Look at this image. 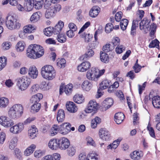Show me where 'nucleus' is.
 Returning a JSON list of instances; mask_svg holds the SVG:
<instances>
[{"mask_svg": "<svg viewBox=\"0 0 160 160\" xmlns=\"http://www.w3.org/2000/svg\"><path fill=\"white\" fill-rule=\"evenodd\" d=\"M44 53L42 47L37 44L30 45L27 50V55L30 58L36 59L42 56Z\"/></svg>", "mask_w": 160, "mask_h": 160, "instance_id": "nucleus-1", "label": "nucleus"}, {"mask_svg": "<svg viewBox=\"0 0 160 160\" xmlns=\"http://www.w3.org/2000/svg\"><path fill=\"white\" fill-rule=\"evenodd\" d=\"M24 108L23 106L19 104L12 105L8 111V115L11 119L17 120L21 117L23 113Z\"/></svg>", "mask_w": 160, "mask_h": 160, "instance_id": "nucleus-2", "label": "nucleus"}, {"mask_svg": "<svg viewBox=\"0 0 160 160\" xmlns=\"http://www.w3.org/2000/svg\"><path fill=\"white\" fill-rule=\"evenodd\" d=\"M41 73L43 78L49 81L53 79L56 75V71L54 68L49 65H46L42 67Z\"/></svg>", "mask_w": 160, "mask_h": 160, "instance_id": "nucleus-3", "label": "nucleus"}, {"mask_svg": "<svg viewBox=\"0 0 160 160\" xmlns=\"http://www.w3.org/2000/svg\"><path fill=\"white\" fill-rule=\"evenodd\" d=\"M5 23L7 28L10 30L19 29L21 27V24L16 16L14 15H10L7 17Z\"/></svg>", "mask_w": 160, "mask_h": 160, "instance_id": "nucleus-4", "label": "nucleus"}, {"mask_svg": "<svg viewBox=\"0 0 160 160\" xmlns=\"http://www.w3.org/2000/svg\"><path fill=\"white\" fill-rule=\"evenodd\" d=\"M16 81L17 86L19 89L22 91L26 90L31 83L30 79L26 76L18 78Z\"/></svg>", "mask_w": 160, "mask_h": 160, "instance_id": "nucleus-5", "label": "nucleus"}, {"mask_svg": "<svg viewBox=\"0 0 160 160\" xmlns=\"http://www.w3.org/2000/svg\"><path fill=\"white\" fill-rule=\"evenodd\" d=\"M98 70L96 68H92L89 70L87 73V78L92 81H97L99 78Z\"/></svg>", "mask_w": 160, "mask_h": 160, "instance_id": "nucleus-6", "label": "nucleus"}, {"mask_svg": "<svg viewBox=\"0 0 160 160\" xmlns=\"http://www.w3.org/2000/svg\"><path fill=\"white\" fill-rule=\"evenodd\" d=\"M24 124L19 122L12 126L10 128V132L14 134H18L21 133L24 129Z\"/></svg>", "mask_w": 160, "mask_h": 160, "instance_id": "nucleus-7", "label": "nucleus"}, {"mask_svg": "<svg viewBox=\"0 0 160 160\" xmlns=\"http://www.w3.org/2000/svg\"><path fill=\"white\" fill-rule=\"evenodd\" d=\"M0 124L5 128H11L14 125L13 121L7 116H2L0 117Z\"/></svg>", "mask_w": 160, "mask_h": 160, "instance_id": "nucleus-8", "label": "nucleus"}, {"mask_svg": "<svg viewBox=\"0 0 160 160\" xmlns=\"http://www.w3.org/2000/svg\"><path fill=\"white\" fill-rule=\"evenodd\" d=\"M98 109V104L95 100H90L88 104L85 112L86 113L96 112Z\"/></svg>", "mask_w": 160, "mask_h": 160, "instance_id": "nucleus-9", "label": "nucleus"}, {"mask_svg": "<svg viewBox=\"0 0 160 160\" xmlns=\"http://www.w3.org/2000/svg\"><path fill=\"white\" fill-rule=\"evenodd\" d=\"M58 148L61 150H65L67 149L70 145L68 139L63 137L58 139Z\"/></svg>", "mask_w": 160, "mask_h": 160, "instance_id": "nucleus-10", "label": "nucleus"}, {"mask_svg": "<svg viewBox=\"0 0 160 160\" xmlns=\"http://www.w3.org/2000/svg\"><path fill=\"white\" fill-rule=\"evenodd\" d=\"M99 135L100 138L106 141L109 140L111 136L110 132L105 128H101L100 129Z\"/></svg>", "mask_w": 160, "mask_h": 160, "instance_id": "nucleus-11", "label": "nucleus"}, {"mask_svg": "<svg viewBox=\"0 0 160 160\" xmlns=\"http://www.w3.org/2000/svg\"><path fill=\"white\" fill-rule=\"evenodd\" d=\"M149 98L150 100L152 99V104L155 108H160V96L156 95L153 96L152 94L150 92Z\"/></svg>", "mask_w": 160, "mask_h": 160, "instance_id": "nucleus-12", "label": "nucleus"}, {"mask_svg": "<svg viewBox=\"0 0 160 160\" xmlns=\"http://www.w3.org/2000/svg\"><path fill=\"white\" fill-rule=\"evenodd\" d=\"M28 74L32 79H35L37 78L38 75V72L36 66L32 65L29 67L28 70Z\"/></svg>", "mask_w": 160, "mask_h": 160, "instance_id": "nucleus-13", "label": "nucleus"}, {"mask_svg": "<svg viewBox=\"0 0 160 160\" xmlns=\"http://www.w3.org/2000/svg\"><path fill=\"white\" fill-rule=\"evenodd\" d=\"M71 125L69 123H64L60 126V133L66 135L70 132V127Z\"/></svg>", "mask_w": 160, "mask_h": 160, "instance_id": "nucleus-14", "label": "nucleus"}, {"mask_svg": "<svg viewBox=\"0 0 160 160\" xmlns=\"http://www.w3.org/2000/svg\"><path fill=\"white\" fill-rule=\"evenodd\" d=\"M64 88L65 93L67 95H69L71 93L72 91L73 86L72 84H69L65 86L64 85L60 86L59 89L60 94H61L63 92Z\"/></svg>", "mask_w": 160, "mask_h": 160, "instance_id": "nucleus-15", "label": "nucleus"}, {"mask_svg": "<svg viewBox=\"0 0 160 160\" xmlns=\"http://www.w3.org/2000/svg\"><path fill=\"white\" fill-rule=\"evenodd\" d=\"M66 107L67 110L71 113H75L77 112L78 108L73 102L69 101L66 102Z\"/></svg>", "mask_w": 160, "mask_h": 160, "instance_id": "nucleus-16", "label": "nucleus"}, {"mask_svg": "<svg viewBox=\"0 0 160 160\" xmlns=\"http://www.w3.org/2000/svg\"><path fill=\"white\" fill-rule=\"evenodd\" d=\"M91 66V64L88 61L83 62L77 67L78 70L81 72H84L87 71Z\"/></svg>", "mask_w": 160, "mask_h": 160, "instance_id": "nucleus-17", "label": "nucleus"}, {"mask_svg": "<svg viewBox=\"0 0 160 160\" xmlns=\"http://www.w3.org/2000/svg\"><path fill=\"white\" fill-rule=\"evenodd\" d=\"M64 25V24L63 22L61 21H59L55 26L53 28H52L53 30V33L54 34H60Z\"/></svg>", "mask_w": 160, "mask_h": 160, "instance_id": "nucleus-18", "label": "nucleus"}, {"mask_svg": "<svg viewBox=\"0 0 160 160\" xmlns=\"http://www.w3.org/2000/svg\"><path fill=\"white\" fill-rule=\"evenodd\" d=\"M113 103V101L111 98H108L102 103V105L105 110L109 108Z\"/></svg>", "mask_w": 160, "mask_h": 160, "instance_id": "nucleus-19", "label": "nucleus"}, {"mask_svg": "<svg viewBox=\"0 0 160 160\" xmlns=\"http://www.w3.org/2000/svg\"><path fill=\"white\" fill-rule=\"evenodd\" d=\"M150 23V21H149L147 18H144L139 23L140 29L141 30L145 29L148 30Z\"/></svg>", "mask_w": 160, "mask_h": 160, "instance_id": "nucleus-20", "label": "nucleus"}, {"mask_svg": "<svg viewBox=\"0 0 160 160\" xmlns=\"http://www.w3.org/2000/svg\"><path fill=\"white\" fill-rule=\"evenodd\" d=\"M48 146L52 150H57L58 148V139H51L48 143Z\"/></svg>", "mask_w": 160, "mask_h": 160, "instance_id": "nucleus-21", "label": "nucleus"}, {"mask_svg": "<svg viewBox=\"0 0 160 160\" xmlns=\"http://www.w3.org/2000/svg\"><path fill=\"white\" fill-rule=\"evenodd\" d=\"M42 98V94L38 93L32 96L30 99V102L33 104L39 103V101Z\"/></svg>", "mask_w": 160, "mask_h": 160, "instance_id": "nucleus-22", "label": "nucleus"}, {"mask_svg": "<svg viewBox=\"0 0 160 160\" xmlns=\"http://www.w3.org/2000/svg\"><path fill=\"white\" fill-rule=\"evenodd\" d=\"M81 87L83 91H89L92 87V83L88 80L82 82Z\"/></svg>", "mask_w": 160, "mask_h": 160, "instance_id": "nucleus-23", "label": "nucleus"}, {"mask_svg": "<svg viewBox=\"0 0 160 160\" xmlns=\"http://www.w3.org/2000/svg\"><path fill=\"white\" fill-rule=\"evenodd\" d=\"M130 156L132 159L138 160L140 159L142 157L143 154L141 151H135L131 153Z\"/></svg>", "mask_w": 160, "mask_h": 160, "instance_id": "nucleus-24", "label": "nucleus"}, {"mask_svg": "<svg viewBox=\"0 0 160 160\" xmlns=\"http://www.w3.org/2000/svg\"><path fill=\"white\" fill-rule=\"evenodd\" d=\"M124 118V115L123 113L120 112L115 114L114 116V121L117 124L121 123Z\"/></svg>", "mask_w": 160, "mask_h": 160, "instance_id": "nucleus-25", "label": "nucleus"}, {"mask_svg": "<svg viewBox=\"0 0 160 160\" xmlns=\"http://www.w3.org/2000/svg\"><path fill=\"white\" fill-rule=\"evenodd\" d=\"M36 147L34 144H32L28 147L24 151V155L26 156H28L32 154L34 151Z\"/></svg>", "mask_w": 160, "mask_h": 160, "instance_id": "nucleus-26", "label": "nucleus"}, {"mask_svg": "<svg viewBox=\"0 0 160 160\" xmlns=\"http://www.w3.org/2000/svg\"><path fill=\"white\" fill-rule=\"evenodd\" d=\"M100 12L99 8L97 6H93L90 10L89 12L90 16L92 18L96 17Z\"/></svg>", "mask_w": 160, "mask_h": 160, "instance_id": "nucleus-27", "label": "nucleus"}, {"mask_svg": "<svg viewBox=\"0 0 160 160\" xmlns=\"http://www.w3.org/2000/svg\"><path fill=\"white\" fill-rule=\"evenodd\" d=\"M122 139V138H119L115 140L112 144H110L107 146V149L108 150L116 149L119 145L120 142Z\"/></svg>", "mask_w": 160, "mask_h": 160, "instance_id": "nucleus-28", "label": "nucleus"}, {"mask_svg": "<svg viewBox=\"0 0 160 160\" xmlns=\"http://www.w3.org/2000/svg\"><path fill=\"white\" fill-rule=\"evenodd\" d=\"M45 9L46 10L45 13V17L46 18L50 19L55 16L56 14L51 7Z\"/></svg>", "mask_w": 160, "mask_h": 160, "instance_id": "nucleus-29", "label": "nucleus"}, {"mask_svg": "<svg viewBox=\"0 0 160 160\" xmlns=\"http://www.w3.org/2000/svg\"><path fill=\"white\" fill-rule=\"evenodd\" d=\"M18 141V138L16 137H13L9 142L8 147L11 150H14L16 146Z\"/></svg>", "mask_w": 160, "mask_h": 160, "instance_id": "nucleus-30", "label": "nucleus"}, {"mask_svg": "<svg viewBox=\"0 0 160 160\" xmlns=\"http://www.w3.org/2000/svg\"><path fill=\"white\" fill-rule=\"evenodd\" d=\"M37 27L34 25L28 24L24 26L23 28V31L27 33H30L36 29Z\"/></svg>", "mask_w": 160, "mask_h": 160, "instance_id": "nucleus-31", "label": "nucleus"}, {"mask_svg": "<svg viewBox=\"0 0 160 160\" xmlns=\"http://www.w3.org/2000/svg\"><path fill=\"white\" fill-rule=\"evenodd\" d=\"M65 113L62 109L59 110L57 114V119L58 122H62L63 121L65 118Z\"/></svg>", "mask_w": 160, "mask_h": 160, "instance_id": "nucleus-32", "label": "nucleus"}, {"mask_svg": "<svg viewBox=\"0 0 160 160\" xmlns=\"http://www.w3.org/2000/svg\"><path fill=\"white\" fill-rule=\"evenodd\" d=\"M36 129L35 126H33L28 130V134L30 138L33 139L36 137Z\"/></svg>", "mask_w": 160, "mask_h": 160, "instance_id": "nucleus-33", "label": "nucleus"}, {"mask_svg": "<svg viewBox=\"0 0 160 160\" xmlns=\"http://www.w3.org/2000/svg\"><path fill=\"white\" fill-rule=\"evenodd\" d=\"M9 99L5 97H2L0 98V107L5 108L7 107L9 104Z\"/></svg>", "mask_w": 160, "mask_h": 160, "instance_id": "nucleus-34", "label": "nucleus"}, {"mask_svg": "<svg viewBox=\"0 0 160 160\" xmlns=\"http://www.w3.org/2000/svg\"><path fill=\"white\" fill-rule=\"evenodd\" d=\"M34 2L24 1L23 6L25 10L27 11H31L33 8Z\"/></svg>", "mask_w": 160, "mask_h": 160, "instance_id": "nucleus-35", "label": "nucleus"}, {"mask_svg": "<svg viewBox=\"0 0 160 160\" xmlns=\"http://www.w3.org/2000/svg\"><path fill=\"white\" fill-rule=\"evenodd\" d=\"M110 83V81L108 79H104L100 83L99 88L102 90L106 89L110 86L111 84Z\"/></svg>", "mask_w": 160, "mask_h": 160, "instance_id": "nucleus-36", "label": "nucleus"}, {"mask_svg": "<svg viewBox=\"0 0 160 160\" xmlns=\"http://www.w3.org/2000/svg\"><path fill=\"white\" fill-rule=\"evenodd\" d=\"M51 87L50 83L49 82L47 83L46 82L44 81H42L40 85L41 89L43 91L49 90Z\"/></svg>", "mask_w": 160, "mask_h": 160, "instance_id": "nucleus-37", "label": "nucleus"}, {"mask_svg": "<svg viewBox=\"0 0 160 160\" xmlns=\"http://www.w3.org/2000/svg\"><path fill=\"white\" fill-rule=\"evenodd\" d=\"M73 100L75 102L80 104L83 102L84 98L82 95L76 94L73 97Z\"/></svg>", "mask_w": 160, "mask_h": 160, "instance_id": "nucleus-38", "label": "nucleus"}, {"mask_svg": "<svg viewBox=\"0 0 160 160\" xmlns=\"http://www.w3.org/2000/svg\"><path fill=\"white\" fill-rule=\"evenodd\" d=\"M100 58L101 61L105 63H107L109 61V57L108 55L102 52L101 51L100 52Z\"/></svg>", "mask_w": 160, "mask_h": 160, "instance_id": "nucleus-39", "label": "nucleus"}, {"mask_svg": "<svg viewBox=\"0 0 160 160\" xmlns=\"http://www.w3.org/2000/svg\"><path fill=\"white\" fill-rule=\"evenodd\" d=\"M25 44L23 41H19L16 46V51L18 52H21L23 51L25 47Z\"/></svg>", "mask_w": 160, "mask_h": 160, "instance_id": "nucleus-40", "label": "nucleus"}, {"mask_svg": "<svg viewBox=\"0 0 160 160\" xmlns=\"http://www.w3.org/2000/svg\"><path fill=\"white\" fill-rule=\"evenodd\" d=\"M40 18V16L38 12H36L33 13L31 16L30 20L31 22L33 23H35L37 22Z\"/></svg>", "mask_w": 160, "mask_h": 160, "instance_id": "nucleus-41", "label": "nucleus"}, {"mask_svg": "<svg viewBox=\"0 0 160 160\" xmlns=\"http://www.w3.org/2000/svg\"><path fill=\"white\" fill-rule=\"evenodd\" d=\"M41 108L40 103L33 104L31 106V112L33 113H36L38 112Z\"/></svg>", "mask_w": 160, "mask_h": 160, "instance_id": "nucleus-42", "label": "nucleus"}, {"mask_svg": "<svg viewBox=\"0 0 160 160\" xmlns=\"http://www.w3.org/2000/svg\"><path fill=\"white\" fill-rule=\"evenodd\" d=\"M58 132H60V126L59 127L58 125H54L50 130V134L51 136H53L56 135Z\"/></svg>", "mask_w": 160, "mask_h": 160, "instance_id": "nucleus-43", "label": "nucleus"}, {"mask_svg": "<svg viewBox=\"0 0 160 160\" xmlns=\"http://www.w3.org/2000/svg\"><path fill=\"white\" fill-rule=\"evenodd\" d=\"M39 88L38 84L32 85L29 89V92L31 94H33L37 93L39 90Z\"/></svg>", "mask_w": 160, "mask_h": 160, "instance_id": "nucleus-44", "label": "nucleus"}, {"mask_svg": "<svg viewBox=\"0 0 160 160\" xmlns=\"http://www.w3.org/2000/svg\"><path fill=\"white\" fill-rule=\"evenodd\" d=\"M94 52L93 51L92 49H90L86 52L82 56L83 59H85L88 58H90L92 57L94 54Z\"/></svg>", "mask_w": 160, "mask_h": 160, "instance_id": "nucleus-45", "label": "nucleus"}, {"mask_svg": "<svg viewBox=\"0 0 160 160\" xmlns=\"http://www.w3.org/2000/svg\"><path fill=\"white\" fill-rule=\"evenodd\" d=\"M81 37L83 38L85 42H88L91 41L92 36L89 33H87L85 32L82 33L81 35Z\"/></svg>", "mask_w": 160, "mask_h": 160, "instance_id": "nucleus-46", "label": "nucleus"}, {"mask_svg": "<svg viewBox=\"0 0 160 160\" xmlns=\"http://www.w3.org/2000/svg\"><path fill=\"white\" fill-rule=\"evenodd\" d=\"M7 59L5 57H0V70H2L7 64Z\"/></svg>", "mask_w": 160, "mask_h": 160, "instance_id": "nucleus-47", "label": "nucleus"}, {"mask_svg": "<svg viewBox=\"0 0 160 160\" xmlns=\"http://www.w3.org/2000/svg\"><path fill=\"white\" fill-rule=\"evenodd\" d=\"M128 23V21L127 19H123L121 20L120 22V26L121 29L124 31L126 29Z\"/></svg>", "mask_w": 160, "mask_h": 160, "instance_id": "nucleus-48", "label": "nucleus"}, {"mask_svg": "<svg viewBox=\"0 0 160 160\" xmlns=\"http://www.w3.org/2000/svg\"><path fill=\"white\" fill-rule=\"evenodd\" d=\"M44 154L42 150L39 149L36 150L34 152L33 155L35 158L38 159L41 158L44 155Z\"/></svg>", "mask_w": 160, "mask_h": 160, "instance_id": "nucleus-49", "label": "nucleus"}, {"mask_svg": "<svg viewBox=\"0 0 160 160\" xmlns=\"http://www.w3.org/2000/svg\"><path fill=\"white\" fill-rule=\"evenodd\" d=\"M14 154L15 157L21 160L22 159V153L21 150L18 148H16L14 150Z\"/></svg>", "mask_w": 160, "mask_h": 160, "instance_id": "nucleus-50", "label": "nucleus"}, {"mask_svg": "<svg viewBox=\"0 0 160 160\" xmlns=\"http://www.w3.org/2000/svg\"><path fill=\"white\" fill-rule=\"evenodd\" d=\"M43 3V0H35V8L38 9L41 8Z\"/></svg>", "mask_w": 160, "mask_h": 160, "instance_id": "nucleus-51", "label": "nucleus"}, {"mask_svg": "<svg viewBox=\"0 0 160 160\" xmlns=\"http://www.w3.org/2000/svg\"><path fill=\"white\" fill-rule=\"evenodd\" d=\"M57 40L61 43L65 42L66 41V37L64 34H59L57 36Z\"/></svg>", "mask_w": 160, "mask_h": 160, "instance_id": "nucleus-52", "label": "nucleus"}, {"mask_svg": "<svg viewBox=\"0 0 160 160\" xmlns=\"http://www.w3.org/2000/svg\"><path fill=\"white\" fill-rule=\"evenodd\" d=\"M159 41L157 39H155L152 41L149 45V47L150 48L156 47L159 48Z\"/></svg>", "mask_w": 160, "mask_h": 160, "instance_id": "nucleus-53", "label": "nucleus"}, {"mask_svg": "<svg viewBox=\"0 0 160 160\" xmlns=\"http://www.w3.org/2000/svg\"><path fill=\"white\" fill-rule=\"evenodd\" d=\"M51 8L55 14L57 12L60 11L62 8L61 5L59 4H53L52 6H51Z\"/></svg>", "mask_w": 160, "mask_h": 160, "instance_id": "nucleus-54", "label": "nucleus"}, {"mask_svg": "<svg viewBox=\"0 0 160 160\" xmlns=\"http://www.w3.org/2000/svg\"><path fill=\"white\" fill-rule=\"evenodd\" d=\"M114 48V47H112V46L109 44H108L105 45L103 46L102 50L105 52H108L112 50Z\"/></svg>", "mask_w": 160, "mask_h": 160, "instance_id": "nucleus-55", "label": "nucleus"}, {"mask_svg": "<svg viewBox=\"0 0 160 160\" xmlns=\"http://www.w3.org/2000/svg\"><path fill=\"white\" fill-rule=\"evenodd\" d=\"M57 65L58 67L61 68L65 67V65L66 63V61L64 58H58L57 60Z\"/></svg>", "mask_w": 160, "mask_h": 160, "instance_id": "nucleus-56", "label": "nucleus"}, {"mask_svg": "<svg viewBox=\"0 0 160 160\" xmlns=\"http://www.w3.org/2000/svg\"><path fill=\"white\" fill-rule=\"evenodd\" d=\"M11 47L10 42H5L2 44L1 48L3 50H8Z\"/></svg>", "mask_w": 160, "mask_h": 160, "instance_id": "nucleus-57", "label": "nucleus"}, {"mask_svg": "<svg viewBox=\"0 0 160 160\" xmlns=\"http://www.w3.org/2000/svg\"><path fill=\"white\" fill-rule=\"evenodd\" d=\"M44 32L45 35L48 37L51 36L52 34L53 33L52 28L50 27H49L45 29Z\"/></svg>", "mask_w": 160, "mask_h": 160, "instance_id": "nucleus-58", "label": "nucleus"}, {"mask_svg": "<svg viewBox=\"0 0 160 160\" xmlns=\"http://www.w3.org/2000/svg\"><path fill=\"white\" fill-rule=\"evenodd\" d=\"M147 129L149 131V134L150 136L152 138H155V135L154 130L153 128L151 127L150 123H148L147 127Z\"/></svg>", "mask_w": 160, "mask_h": 160, "instance_id": "nucleus-59", "label": "nucleus"}, {"mask_svg": "<svg viewBox=\"0 0 160 160\" xmlns=\"http://www.w3.org/2000/svg\"><path fill=\"white\" fill-rule=\"evenodd\" d=\"M125 47L122 45H119L115 48V51L117 53L120 54L124 51Z\"/></svg>", "mask_w": 160, "mask_h": 160, "instance_id": "nucleus-60", "label": "nucleus"}, {"mask_svg": "<svg viewBox=\"0 0 160 160\" xmlns=\"http://www.w3.org/2000/svg\"><path fill=\"white\" fill-rule=\"evenodd\" d=\"M88 160H99L98 155L94 153L88 154Z\"/></svg>", "mask_w": 160, "mask_h": 160, "instance_id": "nucleus-61", "label": "nucleus"}, {"mask_svg": "<svg viewBox=\"0 0 160 160\" xmlns=\"http://www.w3.org/2000/svg\"><path fill=\"white\" fill-rule=\"evenodd\" d=\"M88 154L86 155L85 152L80 153L78 157V160H88Z\"/></svg>", "mask_w": 160, "mask_h": 160, "instance_id": "nucleus-62", "label": "nucleus"}, {"mask_svg": "<svg viewBox=\"0 0 160 160\" xmlns=\"http://www.w3.org/2000/svg\"><path fill=\"white\" fill-rule=\"evenodd\" d=\"M120 40L119 38L118 37H114L112 40V44L113 46L114 47L116 46H118L119 45Z\"/></svg>", "mask_w": 160, "mask_h": 160, "instance_id": "nucleus-63", "label": "nucleus"}, {"mask_svg": "<svg viewBox=\"0 0 160 160\" xmlns=\"http://www.w3.org/2000/svg\"><path fill=\"white\" fill-rule=\"evenodd\" d=\"M113 25L111 23L107 24L105 27V29L106 32L107 33H110L113 30Z\"/></svg>", "mask_w": 160, "mask_h": 160, "instance_id": "nucleus-64", "label": "nucleus"}]
</instances>
